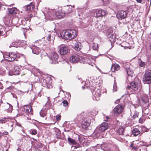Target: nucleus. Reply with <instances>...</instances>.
<instances>
[{
	"label": "nucleus",
	"mask_w": 151,
	"mask_h": 151,
	"mask_svg": "<svg viewBox=\"0 0 151 151\" xmlns=\"http://www.w3.org/2000/svg\"><path fill=\"white\" fill-rule=\"evenodd\" d=\"M47 114V111H42L40 112V116L43 117L46 116Z\"/></svg>",
	"instance_id": "nucleus-34"
},
{
	"label": "nucleus",
	"mask_w": 151,
	"mask_h": 151,
	"mask_svg": "<svg viewBox=\"0 0 151 151\" xmlns=\"http://www.w3.org/2000/svg\"><path fill=\"white\" fill-rule=\"evenodd\" d=\"M41 145V144L40 143H39V144L38 145L37 142L35 143L34 144V146L36 148H38Z\"/></svg>",
	"instance_id": "nucleus-41"
},
{
	"label": "nucleus",
	"mask_w": 151,
	"mask_h": 151,
	"mask_svg": "<svg viewBox=\"0 0 151 151\" xmlns=\"http://www.w3.org/2000/svg\"><path fill=\"white\" fill-rule=\"evenodd\" d=\"M24 111L27 113L29 115H32L33 114V111L32 110V107L30 105H25L23 107Z\"/></svg>",
	"instance_id": "nucleus-14"
},
{
	"label": "nucleus",
	"mask_w": 151,
	"mask_h": 151,
	"mask_svg": "<svg viewBox=\"0 0 151 151\" xmlns=\"http://www.w3.org/2000/svg\"><path fill=\"white\" fill-rule=\"evenodd\" d=\"M19 41L13 42L12 43V45H11L9 46V47H11L12 46L17 47L19 46Z\"/></svg>",
	"instance_id": "nucleus-32"
},
{
	"label": "nucleus",
	"mask_w": 151,
	"mask_h": 151,
	"mask_svg": "<svg viewBox=\"0 0 151 151\" xmlns=\"http://www.w3.org/2000/svg\"><path fill=\"white\" fill-rule=\"evenodd\" d=\"M55 15L57 18L60 19L64 17L65 16V13L62 10H60L55 12Z\"/></svg>",
	"instance_id": "nucleus-18"
},
{
	"label": "nucleus",
	"mask_w": 151,
	"mask_h": 151,
	"mask_svg": "<svg viewBox=\"0 0 151 151\" xmlns=\"http://www.w3.org/2000/svg\"><path fill=\"white\" fill-rule=\"evenodd\" d=\"M17 126H19V127H21V124H19V123H17Z\"/></svg>",
	"instance_id": "nucleus-53"
},
{
	"label": "nucleus",
	"mask_w": 151,
	"mask_h": 151,
	"mask_svg": "<svg viewBox=\"0 0 151 151\" xmlns=\"http://www.w3.org/2000/svg\"><path fill=\"white\" fill-rule=\"evenodd\" d=\"M56 119L57 121H58L60 120L61 118V116L59 115H57L56 116Z\"/></svg>",
	"instance_id": "nucleus-43"
},
{
	"label": "nucleus",
	"mask_w": 151,
	"mask_h": 151,
	"mask_svg": "<svg viewBox=\"0 0 151 151\" xmlns=\"http://www.w3.org/2000/svg\"><path fill=\"white\" fill-rule=\"evenodd\" d=\"M4 58L9 61H13L15 59L17 55L15 53H6L3 55Z\"/></svg>",
	"instance_id": "nucleus-5"
},
{
	"label": "nucleus",
	"mask_w": 151,
	"mask_h": 151,
	"mask_svg": "<svg viewBox=\"0 0 151 151\" xmlns=\"http://www.w3.org/2000/svg\"><path fill=\"white\" fill-rule=\"evenodd\" d=\"M35 7V4L33 2H31L30 4L27 6V10L31 11H32Z\"/></svg>",
	"instance_id": "nucleus-22"
},
{
	"label": "nucleus",
	"mask_w": 151,
	"mask_h": 151,
	"mask_svg": "<svg viewBox=\"0 0 151 151\" xmlns=\"http://www.w3.org/2000/svg\"><path fill=\"white\" fill-rule=\"evenodd\" d=\"M108 127V124L106 123L101 124L100 126L96 128L95 131L98 133L102 132L106 130Z\"/></svg>",
	"instance_id": "nucleus-7"
},
{
	"label": "nucleus",
	"mask_w": 151,
	"mask_h": 151,
	"mask_svg": "<svg viewBox=\"0 0 151 151\" xmlns=\"http://www.w3.org/2000/svg\"><path fill=\"white\" fill-rule=\"evenodd\" d=\"M62 103H63V106H66L68 105V102L67 101L65 100H64L62 102Z\"/></svg>",
	"instance_id": "nucleus-40"
},
{
	"label": "nucleus",
	"mask_w": 151,
	"mask_h": 151,
	"mask_svg": "<svg viewBox=\"0 0 151 151\" xmlns=\"http://www.w3.org/2000/svg\"><path fill=\"white\" fill-rule=\"evenodd\" d=\"M10 71L9 73H10ZM19 69L17 67H15L12 70V73L9 74L10 75H17L19 74Z\"/></svg>",
	"instance_id": "nucleus-20"
},
{
	"label": "nucleus",
	"mask_w": 151,
	"mask_h": 151,
	"mask_svg": "<svg viewBox=\"0 0 151 151\" xmlns=\"http://www.w3.org/2000/svg\"><path fill=\"white\" fill-rule=\"evenodd\" d=\"M37 71L40 74H42V72L39 69H36Z\"/></svg>",
	"instance_id": "nucleus-47"
},
{
	"label": "nucleus",
	"mask_w": 151,
	"mask_h": 151,
	"mask_svg": "<svg viewBox=\"0 0 151 151\" xmlns=\"http://www.w3.org/2000/svg\"><path fill=\"white\" fill-rule=\"evenodd\" d=\"M81 58L82 57H80L77 55H73L70 57V60L71 62L73 63H77L78 61L80 62V60L82 59Z\"/></svg>",
	"instance_id": "nucleus-13"
},
{
	"label": "nucleus",
	"mask_w": 151,
	"mask_h": 151,
	"mask_svg": "<svg viewBox=\"0 0 151 151\" xmlns=\"http://www.w3.org/2000/svg\"><path fill=\"white\" fill-rule=\"evenodd\" d=\"M40 47H37V46L35 45L31 47L33 53L36 55L39 54L41 51V49L40 48Z\"/></svg>",
	"instance_id": "nucleus-15"
},
{
	"label": "nucleus",
	"mask_w": 151,
	"mask_h": 151,
	"mask_svg": "<svg viewBox=\"0 0 151 151\" xmlns=\"http://www.w3.org/2000/svg\"><path fill=\"white\" fill-rule=\"evenodd\" d=\"M130 146L132 148V150H134L135 151H137V146H134L133 143H132Z\"/></svg>",
	"instance_id": "nucleus-35"
},
{
	"label": "nucleus",
	"mask_w": 151,
	"mask_h": 151,
	"mask_svg": "<svg viewBox=\"0 0 151 151\" xmlns=\"http://www.w3.org/2000/svg\"><path fill=\"white\" fill-rule=\"evenodd\" d=\"M138 117V115L137 114H135L133 116V118L134 119H135L136 118H137Z\"/></svg>",
	"instance_id": "nucleus-45"
},
{
	"label": "nucleus",
	"mask_w": 151,
	"mask_h": 151,
	"mask_svg": "<svg viewBox=\"0 0 151 151\" xmlns=\"http://www.w3.org/2000/svg\"><path fill=\"white\" fill-rule=\"evenodd\" d=\"M139 122L140 123H142V120L141 119H140L139 120Z\"/></svg>",
	"instance_id": "nucleus-52"
},
{
	"label": "nucleus",
	"mask_w": 151,
	"mask_h": 151,
	"mask_svg": "<svg viewBox=\"0 0 151 151\" xmlns=\"http://www.w3.org/2000/svg\"><path fill=\"white\" fill-rule=\"evenodd\" d=\"M2 5L1 3H0V9H1V7Z\"/></svg>",
	"instance_id": "nucleus-57"
},
{
	"label": "nucleus",
	"mask_w": 151,
	"mask_h": 151,
	"mask_svg": "<svg viewBox=\"0 0 151 151\" xmlns=\"http://www.w3.org/2000/svg\"><path fill=\"white\" fill-rule=\"evenodd\" d=\"M0 89L2 88V85L1 83H0Z\"/></svg>",
	"instance_id": "nucleus-51"
},
{
	"label": "nucleus",
	"mask_w": 151,
	"mask_h": 151,
	"mask_svg": "<svg viewBox=\"0 0 151 151\" xmlns=\"http://www.w3.org/2000/svg\"><path fill=\"white\" fill-rule=\"evenodd\" d=\"M37 42H38V44H40L39 45H38V46H42V45H43V46L44 45L41 44V42H42L41 40H40L39 41H38Z\"/></svg>",
	"instance_id": "nucleus-44"
},
{
	"label": "nucleus",
	"mask_w": 151,
	"mask_h": 151,
	"mask_svg": "<svg viewBox=\"0 0 151 151\" xmlns=\"http://www.w3.org/2000/svg\"><path fill=\"white\" fill-rule=\"evenodd\" d=\"M78 140H79V142L80 143H81L83 141L85 140V139L83 137H80L79 136H78Z\"/></svg>",
	"instance_id": "nucleus-39"
},
{
	"label": "nucleus",
	"mask_w": 151,
	"mask_h": 151,
	"mask_svg": "<svg viewBox=\"0 0 151 151\" xmlns=\"http://www.w3.org/2000/svg\"><path fill=\"white\" fill-rule=\"evenodd\" d=\"M60 54L61 55H65L68 52L67 47L65 46H61L59 50Z\"/></svg>",
	"instance_id": "nucleus-17"
},
{
	"label": "nucleus",
	"mask_w": 151,
	"mask_h": 151,
	"mask_svg": "<svg viewBox=\"0 0 151 151\" xmlns=\"http://www.w3.org/2000/svg\"><path fill=\"white\" fill-rule=\"evenodd\" d=\"M74 149H76L77 148V147H76V146H74Z\"/></svg>",
	"instance_id": "nucleus-60"
},
{
	"label": "nucleus",
	"mask_w": 151,
	"mask_h": 151,
	"mask_svg": "<svg viewBox=\"0 0 151 151\" xmlns=\"http://www.w3.org/2000/svg\"><path fill=\"white\" fill-rule=\"evenodd\" d=\"M54 131L55 134L56 136V138L58 139L61 138L60 132V130L57 128H55L54 129Z\"/></svg>",
	"instance_id": "nucleus-26"
},
{
	"label": "nucleus",
	"mask_w": 151,
	"mask_h": 151,
	"mask_svg": "<svg viewBox=\"0 0 151 151\" xmlns=\"http://www.w3.org/2000/svg\"><path fill=\"white\" fill-rule=\"evenodd\" d=\"M35 43L37 44V42H36Z\"/></svg>",
	"instance_id": "nucleus-63"
},
{
	"label": "nucleus",
	"mask_w": 151,
	"mask_h": 151,
	"mask_svg": "<svg viewBox=\"0 0 151 151\" xmlns=\"http://www.w3.org/2000/svg\"><path fill=\"white\" fill-rule=\"evenodd\" d=\"M1 101L0 100V106L1 105Z\"/></svg>",
	"instance_id": "nucleus-59"
},
{
	"label": "nucleus",
	"mask_w": 151,
	"mask_h": 151,
	"mask_svg": "<svg viewBox=\"0 0 151 151\" xmlns=\"http://www.w3.org/2000/svg\"><path fill=\"white\" fill-rule=\"evenodd\" d=\"M106 117L107 119H108L109 118V117L108 116H107Z\"/></svg>",
	"instance_id": "nucleus-58"
},
{
	"label": "nucleus",
	"mask_w": 151,
	"mask_h": 151,
	"mask_svg": "<svg viewBox=\"0 0 151 151\" xmlns=\"http://www.w3.org/2000/svg\"><path fill=\"white\" fill-rule=\"evenodd\" d=\"M90 122L89 120H84L82 122V127L84 129H86L89 126Z\"/></svg>",
	"instance_id": "nucleus-19"
},
{
	"label": "nucleus",
	"mask_w": 151,
	"mask_h": 151,
	"mask_svg": "<svg viewBox=\"0 0 151 151\" xmlns=\"http://www.w3.org/2000/svg\"><path fill=\"white\" fill-rule=\"evenodd\" d=\"M2 136V133L0 132V137H1Z\"/></svg>",
	"instance_id": "nucleus-55"
},
{
	"label": "nucleus",
	"mask_w": 151,
	"mask_h": 151,
	"mask_svg": "<svg viewBox=\"0 0 151 151\" xmlns=\"http://www.w3.org/2000/svg\"><path fill=\"white\" fill-rule=\"evenodd\" d=\"M141 82L139 80L131 82L130 85L127 86V89L130 91L131 93H134L135 91L141 89Z\"/></svg>",
	"instance_id": "nucleus-2"
},
{
	"label": "nucleus",
	"mask_w": 151,
	"mask_h": 151,
	"mask_svg": "<svg viewBox=\"0 0 151 151\" xmlns=\"http://www.w3.org/2000/svg\"><path fill=\"white\" fill-rule=\"evenodd\" d=\"M122 65L124 68L128 75L132 77L133 74V72L130 69V64L129 63L123 62Z\"/></svg>",
	"instance_id": "nucleus-3"
},
{
	"label": "nucleus",
	"mask_w": 151,
	"mask_h": 151,
	"mask_svg": "<svg viewBox=\"0 0 151 151\" xmlns=\"http://www.w3.org/2000/svg\"><path fill=\"white\" fill-rule=\"evenodd\" d=\"M127 15V13L126 12L123 11H119L116 14L117 17L121 19H124L126 17Z\"/></svg>",
	"instance_id": "nucleus-12"
},
{
	"label": "nucleus",
	"mask_w": 151,
	"mask_h": 151,
	"mask_svg": "<svg viewBox=\"0 0 151 151\" xmlns=\"http://www.w3.org/2000/svg\"><path fill=\"white\" fill-rule=\"evenodd\" d=\"M4 74V71H2L1 70H0V75H3Z\"/></svg>",
	"instance_id": "nucleus-50"
},
{
	"label": "nucleus",
	"mask_w": 151,
	"mask_h": 151,
	"mask_svg": "<svg viewBox=\"0 0 151 151\" xmlns=\"http://www.w3.org/2000/svg\"><path fill=\"white\" fill-rule=\"evenodd\" d=\"M82 87L83 88V89H84L85 88V87H84L83 86Z\"/></svg>",
	"instance_id": "nucleus-62"
},
{
	"label": "nucleus",
	"mask_w": 151,
	"mask_h": 151,
	"mask_svg": "<svg viewBox=\"0 0 151 151\" xmlns=\"http://www.w3.org/2000/svg\"><path fill=\"white\" fill-rule=\"evenodd\" d=\"M120 69V66L119 65L116 63L112 65L111 70L113 72L117 71Z\"/></svg>",
	"instance_id": "nucleus-21"
},
{
	"label": "nucleus",
	"mask_w": 151,
	"mask_h": 151,
	"mask_svg": "<svg viewBox=\"0 0 151 151\" xmlns=\"http://www.w3.org/2000/svg\"><path fill=\"white\" fill-rule=\"evenodd\" d=\"M4 134H5V135H7L8 134V132H5Z\"/></svg>",
	"instance_id": "nucleus-54"
},
{
	"label": "nucleus",
	"mask_w": 151,
	"mask_h": 151,
	"mask_svg": "<svg viewBox=\"0 0 151 151\" xmlns=\"http://www.w3.org/2000/svg\"><path fill=\"white\" fill-rule=\"evenodd\" d=\"M49 58L50 59V63L52 64L58 63V56L57 54L55 52L50 53L48 55Z\"/></svg>",
	"instance_id": "nucleus-4"
},
{
	"label": "nucleus",
	"mask_w": 151,
	"mask_h": 151,
	"mask_svg": "<svg viewBox=\"0 0 151 151\" xmlns=\"http://www.w3.org/2000/svg\"><path fill=\"white\" fill-rule=\"evenodd\" d=\"M101 90L96 87L93 90L92 92L93 99L94 100L98 101L99 100V97L101 95Z\"/></svg>",
	"instance_id": "nucleus-6"
},
{
	"label": "nucleus",
	"mask_w": 151,
	"mask_h": 151,
	"mask_svg": "<svg viewBox=\"0 0 151 151\" xmlns=\"http://www.w3.org/2000/svg\"><path fill=\"white\" fill-rule=\"evenodd\" d=\"M102 1L104 5H106L108 4V0H102Z\"/></svg>",
	"instance_id": "nucleus-42"
},
{
	"label": "nucleus",
	"mask_w": 151,
	"mask_h": 151,
	"mask_svg": "<svg viewBox=\"0 0 151 151\" xmlns=\"http://www.w3.org/2000/svg\"><path fill=\"white\" fill-rule=\"evenodd\" d=\"M143 79L145 83L149 84L151 83V72L150 71L145 72Z\"/></svg>",
	"instance_id": "nucleus-8"
},
{
	"label": "nucleus",
	"mask_w": 151,
	"mask_h": 151,
	"mask_svg": "<svg viewBox=\"0 0 151 151\" xmlns=\"http://www.w3.org/2000/svg\"><path fill=\"white\" fill-rule=\"evenodd\" d=\"M7 118H4L2 119H0V123L2 124L3 123H5L6 122Z\"/></svg>",
	"instance_id": "nucleus-38"
},
{
	"label": "nucleus",
	"mask_w": 151,
	"mask_h": 151,
	"mask_svg": "<svg viewBox=\"0 0 151 151\" xmlns=\"http://www.w3.org/2000/svg\"><path fill=\"white\" fill-rule=\"evenodd\" d=\"M123 110V107L120 105H118L113 109V112L115 115L117 116L122 112Z\"/></svg>",
	"instance_id": "nucleus-9"
},
{
	"label": "nucleus",
	"mask_w": 151,
	"mask_h": 151,
	"mask_svg": "<svg viewBox=\"0 0 151 151\" xmlns=\"http://www.w3.org/2000/svg\"><path fill=\"white\" fill-rule=\"evenodd\" d=\"M139 3H141L142 0H136Z\"/></svg>",
	"instance_id": "nucleus-49"
},
{
	"label": "nucleus",
	"mask_w": 151,
	"mask_h": 151,
	"mask_svg": "<svg viewBox=\"0 0 151 151\" xmlns=\"http://www.w3.org/2000/svg\"><path fill=\"white\" fill-rule=\"evenodd\" d=\"M98 45L97 43H93L92 46V48L93 50H96L98 49Z\"/></svg>",
	"instance_id": "nucleus-36"
},
{
	"label": "nucleus",
	"mask_w": 151,
	"mask_h": 151,
	"mask_svg": "<svg viewBox=\"0 0 151 151\" xmlns=\"http://www.w3.org/2000/svg\"><path fill=\"white\" fill-rule=\"evenodd\" d=\"M106 151H113L111 149H108L106 150Z\"/></svg>",
	"instance_id": "nucleus-48"
},
{
	"label": "nucleus",
	"mask_w": 151,
	"mask_h": 151,
	"mask_svg": "<svg viewBox=\"0 0 151 151\" xmlns=\"http://www.w3.org/2000/svg\"><path fill=\"white\" fill-rule=\"evenodd\" d=\"M138 64L141 67H145L146 65L145 62L142 61L141 59H139L138 60Z\"/></svg>",
	"instance_id": "nucleus-30"
},
{
	"label": "nucleus",
	"mask_w": 151,
	"mask_h": 151,
	"mask_svg": "<svg viewBox=\"0 0 151 151\" xmlns=\"http://www.w3.org/2000/svg\"><path fill=\"white\" fill-rule=\"evenodd\" d=\"M112 32L113 31L111 29H109L107 32V33H111V34H108V36L109 40L111 43L114 42L115 38V35L112 34Z\"/></svg>",
	"instance_id": "nucleus-11"
},
{
	"label": "nucleus",
	"mask_w": 151,
	"mask_h": 151,
	"mask_svg": "<svg viewBox=\"0 0 151 151\" xmlns=\"http://www.w3.org/2000/svg\"><path fill=\"white\" fill-rule=\"evenodd\" d=\"M30 134L32 135H35L37 134V130L35 129H32L29 131Z\"/></svg>",
	"instance_id": "nucleus-33"
},
{
	"label": "nucleus",
	"mask_w": 151,
	"mask_h": 151,
	"mask_svg": "<svg viewBox=\"0 0 151 151\" xmlns=\"http://www.w3.org/2000/svg\"><path fill=\"white\" fill-rule=\"evenodd\" d=\"M118 101H119V100H117L115 102V103H118Z\"/></svg>",
	"instance_id": "nucleus-56"
},
{
	"label": "nucleus",
	"mask_w": 151,
	"mask_h": 151,
	"mask_svg": "<svg viewBox=\"0 0 151 151\" xmlns=\"http://www.w3.org/2000/svg\"><path fill=\"white\" fill-rule=\"evenodd\" d=\"M132 134L134 136H136L138 135H140L141 134V133L140 131L136 128L132 130Z\"/></svg>",
	"instance_id": "nucleus-27"
},
{
	"label": "nucleus",
	"mask_w": 151,
	"mask_h": 151,
	"mask_svg": "<svg viewBox=\"0 0 151 151\" xmlns=\"http://www.w3.org/2000/svg\"><path fill=\"white\" fill-rule=\"evenodd\" d=\"M117 88L116 83L115 82V81H114V83L113 86V91H117Z\"/></svg>",
	"instance_id": "nucleus-37"
},
{
	"label": "nucleus",
	"mask_w": 151,
	"mask_h": 151,
	"mask_svg": "<svg viewBox=\"0 0 151 151\" xmlns=\"http://www.w3.org/2000/svg\"><path fill=\"white\" fill-rule=\"evenodd\" d=\"M68 139L69 143L71 144L75 145L77 144L76 141L74 139H72L70 137H68Z\"/></svg>",
	"instance_id": "nucleus-31"
},
{
	"label": "nucleus",
	"mask_w": 151,
	"mask_h": 151,
	"mask_svg": "<svg viewBox=\"0 0 151 151\" xmlns=\"http://www.w3.org/2000/svg\"><path fill=\"white\" fill-rule=\"evenodd\" d=\"M105 14L106 12L104 10L98 9L96 11V17H99L104 15Z\"/></svg>",
	"instance_id": "nucleus-16"
},
{
	"label": "nucleus",
	"mask_w": 151,
	"mask_h": 151,
	"mask_svg": "<svg viewBox=\"0 0 151 151\" xmlns=\"http://www.w3.org/2000/svg\"><path fill=\"white\" fill-rule=\"evenodd\" d=\"M24 35H25L24 33Z\"/></svg>",
	"instance_id": "nucleus-64"
},
{
	"label": "nucleus",
	"mask_w": 151,
	"mask_h": 151,
	"mask_svg": "<svg viewBox=\"0 0 151 151\" xmlns=\"http://www.w3.org/2000/svg\"><path fill=\"white\" fill-rule=\"evenodd\" d=\"M10 105V104H8V103H7L5 105V106L6 107V109H8V108L9 107Z\"/></svg>",
	"instance_id": "nucleus-46"
},
{
	"label": "nucleus",
	"mask_w": 151,
	"mask_h": 151,
	"mask_svg": "<svg viewBox=\"0 0 151 151\" xmlns=\"http://www.w3.org/2000/svg\"><path fill=\"white\" fill-rule=\"evenodd\" d=\"M72 7L71 6H66L65 8L66 12L67 13H69L71 12L72 10Z\"/></svg>",
	"instance_id": "nucleus-28"
},
{
	"label": "nucleus",
	"mask_w": 151,
	"mask_h": 151,
	"mask_svg": "<svg viewBox=\"0 0 151 151\" xmlns=\"http://www.w3.org/2000/svg\"><path fill=\"white\" fill-rule=\"evenodd\" d=\"M17 9L15 8H9L8 9V13L9 14H15L16 13Z\"/></svg>",
	"instance_id": "nucleus-24"
},
{
	"label": "nucleus",
	"mask_w": 151,
	"mask_h": 151,
	"mask_svg": "<svg viewBox=\"0 0 151 151\" xmlns=\"http://www.w3.org/2000/svg\"><path fill=\"white\" fill-rule=\"evenodd\" d=\"M81 60H80V62L83 63H87L89 65L93 66L92 62L94 60L91 58H81Z\"/></svg>",
	"instance_id": "nucleus-10"
},
{
	"label": "nucleus",
	"mask_w": 151,
	"mask_h": 151,
	"mask_svg": "<svg viewBox=\"0 0 151 151\" xmlns=\"http://www.w3.org/2000/svg\"><path fill=\"white\" fill-rule=\"evenodd\" d=\"M60 35L65 39L71 40L76 37L77 32L74 29H68L65 31H63Z\"/></svg>",
	"instance_id": "nucleus-1"
},
{
	"label": "nucleus",
	"mask_w": 151,
	"mask_h": 151,
	"mask_svg": "<svg viewBox=\"0 0 151 151\" xmlns=\"http://www.w3.org/2000/svg\"><path fill=\"white\" fill-rule=\"evenodd\" d=\"M82 46L80 42H77L75 44L74 48L77 51H79L81 49Z\"/></svg>",
	"instance_id": "nucleus-25"
},
{
	"label": "nucleus",
	"mask_w": 151,
	"mask_h": 151,
	"mask_svg": "<svg viewBox=\"0 0 151 151\" xmlns=\"http://www.w3.org/2000/svg\"><path fill=\"white\" fill-rule=\"evenodd\" d=\"M47 40V43H50L52 44L53 43L54 40V38L52 36H51L50 34H49L47 37H46Z\"/></svg>",
	"instance_id": "nucleus-23"
},
{
	"label": "nucleus",
	"mask_w": 151,
	"mask_h": 151,
	"mask_svg": "<svg viewBox=\"0 0 151 151\" xmlns=\"http://www.w3.org/2000/svg\"><path fill=\"white\" fill-rule=\"evenodd\" d=\"M2 32L1 31H0V34H1Z\"/></svg>",
	"instance_id": "nucleus-61"
},
{
	"label": "nucleus",
	"mask_w": 151,
	"mask_h": 151,
	"mask_svg": "<svg viewBox=\"0 0 151 151\" xmlns=\"http://www.w3.org/2000/svg\"><path fill=\"white\" fill-rule=\"evenodd\" d=\"M124 129L122 126H120L118 130V133L119 134L122 135L123 134Z\"/></svg>",
	"instance_id": "nucleus-29"
}]
</instances>
